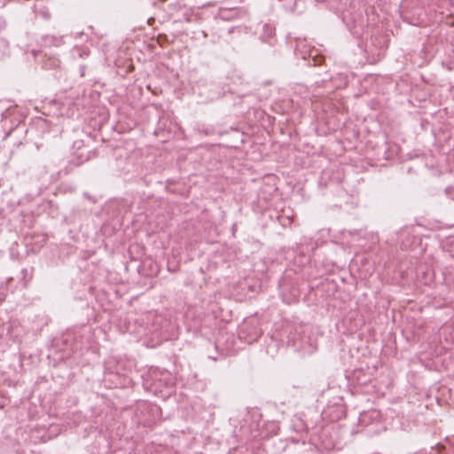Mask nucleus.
Returning <instances> with one entry per match:
<instances>
[{
    "label": "nucleus",
    "instance_id": "1",
    "mask_svg": "<svg viewBox=\"0 0 454 454\" xmlns=\"http://www.w3.org/2000/svg\"><path fill=\"white\" fill-rule=\"evenodd\" d=\"M64 43L62 36L46 35L41 37L40 44L44 48L59 47Z\"/></svg>",
    "mask_w": 454,
    "mask_h": 454
},
{
    "label": "nucleus",
    "instance_id": "2",
    "mask_svg": "<svg viewBox=\"0 0 454 454\" xmlns=\"http://www.w3.org/2000/svg\"><path fill=\"white\" fill-rule=\"evenodd\" d=\"M73 55L74 57L77 55L79 58H85L90 55V51L83 47H74L73 49Z\"/></svg>",
    "mask_w": 454,
    "mask_h": 454
},
{
    "label": "nucleus",
    "instance_id": "3",
    "mask_svg": "<svg viewBox=\"0 0 454 454\" xmlns=\"http://www.w3.org/2000/svg\"><path fill=\"white\" fill-rule=\"evenodd\" d=\"M38 15L41 16L45 20H49L51 18V14L47 8L39 10Z\"/></svg>",
    "mask_w": 454,
    "mask_h": 454
},
{
    "label": "nucleus",
    "instance_id": "4",
    "mask_svg": "<svg viewBox=\"0 0 454 454\" xmlns=\"http://www.w3.org/2000/svg\"><path fill=\"white\" fill-rule=\"evenodd\" d=\"M17 131H18V130H17V129H12L9 133H7V134L5 135L4 138L6 139V138H8V137H12V136L14 133H16Z\"/></svg>",
    "mask_w": 454,
    "mask_h": 454
},
{
    "label": "nucleus",
    "instance_id": "5",
    "mask_svg": "<svg viewBox=\"0 0 454 454\" xmlns=\"http://www.w3.org/2000/svg\"><path fill=\"white\" fill-rule=\"evenodd\" d=\"M91 153H92L93 155H95V153H94V152H89V154H91Z\"/></svg>",
    "mask_w": 454,
    "mask_h": 454
},
{
    "label": "nucleus",
    "instance_id": "6",
    "mask_svg": "<svg viewBox=\"0 0 454 454\" xmlns=\"http://www.w3.org/2000/svg\"><path fill=\"white\" fill-rule=\"evenodd\" d=\"M90 155H88V156L86 157L85 160H88L90 159Z\"/></svg>",
    "mask_w": 454,
    "mask_h": 454
}]
</instances>
